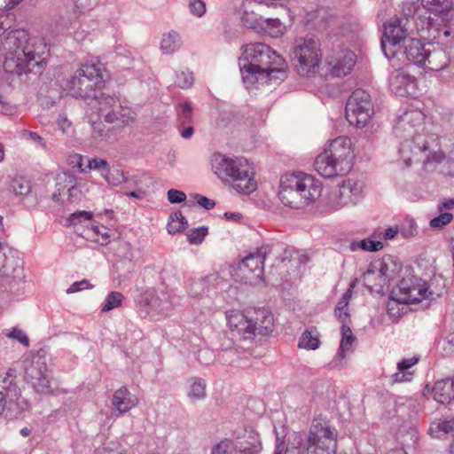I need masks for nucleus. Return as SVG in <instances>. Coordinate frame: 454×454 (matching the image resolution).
Here are the masks:
<instances>
[{
  "label": "nucleus",
  "mask_w": 454,
  "mask_h": 454,
  "mask_svg": "<svg viewBox=\"0 0 454 454\" xmlns=\"http://www.w3.org/2000/svg\"><path fill=\"white\" fill-rule=\"evenodd\" d=\"M10 10L0 9V35L14 25L15 16ZM0 51L4 54V71L17 75H21L22 73H41V67L49 57L43 39L28 37L24 29L9 31L0 41Z\"/></svg>",
  "instance_id": "1"
},
{
  "label": "nucleus",
  "mask_w": 454,
  "mask_h": 454,
  "mask_svg": "<svg viewBox=\"0 0 454 454\" xmlns=\"http://www.w3.org/2000/svg\"><path fill=\"white\" fill-rule=\"evenodd\" d=\"M426 115L419 109H408L397 118L394 126L395 136L402 139L399 156L406 167L412 163H439L444 154L436 135L418 133Z\"/></svg>",
  "instance_id": "2"
},
{
  "label": "nucleus",
  "mask_w": 454,
  "mask_h": 454,
  "mask_svg": "<svg viewBox=\"0 0 454 454\" xmlns=\"http://www.w3.org/2000/svg\"><path fill=\"white\" fill-rule=\"evenodd\" d=\"M284 59L267 44L257 43L243 47L239 69L244 83L253 85L259 78L283 81L286 78Z\"/></svg>",
  "instance_id": "3"
},
{
  "label": "nucleus",
  "mask_w": 454,
  "mask_h": 454,
  "mask_svg": "<svg viewBox=\"0 0 454 454\" xmlns=\"http://www.w3.org/2000/svg\"><path fill=\"white\" fill-rule=\"evenodd\" d=\"M214 173L223 182H231L233 189L240 194H250L256 190L254 173L245 158L229 157L216 153L211 157Z\"/></svg>",
  "instance_id": "4"
},
{
  "label": "nucleus",
  "mask_w": 454,
  "mask_h": 454,
  "mask_svg": "<svg viewBox=\"0 0 454 454\" xmlns=\"http://www.w3.org/2000/svg\"><path fill=\"white\" fill-rule=\"evenodd\" d=\"M322 192L321 183L314 176L299 172L280 179L278 198L290 208H301L316 200Z\"/></svg>",
  "instance_id": "5"
},
{
  "label": "nucleus",
  "mask_w": 454,
  "mask_h": 454,
  "mask_svg": "<svg viewBox=\"0 0 454 454\" xmlns=\"http://www.w3.org/2000/svg\"><path fill=\"white\" fill-rule=\"evenodd\" d=\"M16 378L15 369L10 368L0 373V415L6 411L10 417H18L28 408L27 402L21 396Z\"/></svg>",
  "instance_id": "6"
},
{
  "label": "nucleus",
  "mask_w": 454,
  "mask_h": 454,
  "mask_svg": "<svg viewBox=\"0 0 454 454\" xmlns=\"http://www.w3.org/2000/svg\"><path fill=\"white\" fill-rule=\"evenodd\" d=\"M337 430L328 421H313L308 436L306 454H336Z\"/></svg>",
  "instance_id": "7"
},
{
  "label": "nucleus",
  "mask_w": 454,
  "mask_h": 454,
  "mask_svg": "<svg viewBox=\"0 0 454 454\" xmlns=\"http://www.w3.org/2000/svg\"><path fill=\"white\" fill-rule=\"evenodd\" d=\"M319 42L315 37L307 36L295 40L293 47V59L301 75L315 74L321 62Z\"/></svg>",
  "instance_id": "8"
},
{
  "label": "nucleus",
  "mask_w": 454,
  "mask_h": 454,
  "mask_svg": "<svg viewBox=\"0 0 454 454\" xmlns=\"http://www.w3.org/2000/svg\"><path fill=\"white\" fill-rule=\"evenodd\" d=\"M102 82L100 67L95 63H84L67 81V88L77 98H90L95 88Z\"/></svg>",
  "instance_id": "9"
},
{
  "label": "nucleus",
  "mask_w": 454,
  "mask_h": 454,
  "mask_svg": "<svg viewBox=\"0 0 454 454\" xmlns=\"http://www.w3.org/2000/svg\"><path fill=\"white\" fill-rule=\"evenodd\" d=\"M262 450L259 434L252 427L245 428L234 441L225 439L215 445L211 454H260Z\"/></svg>",
  "instance_id": "10"
},
{
  "label": "nucleus",
  "mask_w": 454,
  "mask_h": 454,
  "mask_svg": "<svg viewBox=\"0 0 454 454\" xmlns=\"http://www.w3.org/2000/svg\"><path fill=\"white\" fill-rule=\"evenodd\" d=\"M25 379L40 394H53L58 388L56 380L48 371L45 358L39 356L26 362Z\"/></svg>",
  "instance_id": "11"
},
{
  "label": "nucleus",
  "mask_w": 454,
  "mask_h": 454,
  "mask_svg": "<svg viewBox=\"0 0 454 454\" xmlns=\"http://www.w3.org/2000/svg\"><path fill=\"white\" fill-rule=\"evenodd\" d=\"M373 113L371 96L364 90L352 92L345 107L346 119L356 128L364 127Z\"/></svg>",
  "instance_id": "12"
},
{
  "label": "nucleus",
  "mask_w": 454,
  "mask_h": 454,
  "mask_svg": "<svg viewBox=\"0 0 454 454\" xmlns=\"http://www.w3.org/2000/svg\"><path fill=\"white\" fill-rule=\"evenodd\" d=\"M428 287L420 278L409 275L402 278L397 287L391 293V298L395 302L413 304L420 302L427 297Z\"/></svg>",
  "instance_id": "13"
},
{
  "label": "nucleus",
  "mask_w": 454,
  "mask_h": 454,
  "mask_svg": "<svg viewBox=\"0 0 454 454\" xmlns=\"http://www.w3.org/2000/svg\"><path fill=\"white\" fill-rule=\"evenodd\" d=\"M454 18H450L449 21L434 20L431 16L420 15L416 21V27L424 40L430 43H448L451 37L450 23Z\"/></svg>",
  "instance_id": "14"
},
{
  "label": "nucleus",
  "mask_w": 454,
  "mask_h": 454,
  "mask_svg": "<svg viewBox=\"0 0 454 454\" xmlns=\"http://www.w3.org/2000/svg\"><path fill=\"white\" fill-rule=\"evenodd\" d=\"M407 40L406 29L401 26V20L394 16L383 26L381 48L387 59L398 56L402 43Z\"/></svg>",
  "instance_id": "15"
},
{
  "label": "nucleus",
  "mask_w": 454,
  "mask_h": 454,
  "mask_svg": "<svg viewBox=\"0 0 454 454\" xmlns=\"http://www.w3.org/2000/svg\"><path fill=\"white\" fill-rule=\"evenodd\" d=\"M119 100L117 97L106 93L93 95L86 110L89 121L96 124L103 119L108 123H114L115 115L113 113V107L119 106Z\"/></svg>",
  "instance_id": "16"
},
{
  "label": "nucleus",
  "mask_w": 454,
  "mask_h": 454,
  "mask_svg": "<svg viewBox=\"0 0 454 454\" xmlns=\"http://www.w3.org/2000/svg\"><path fill=\"white\" fill-rule=\"evenodd\" d=\"M363 199V186L355 180L341 182L339 190L330 196L328 206L332 210H339L349 205H356Z\"/></svg>",
  "instance_id": "17"
},
{
  "label": "nucleus",
  "mask_w": 454,
  "mask_h": 454,
  "mask_svg": "<svg viewBox=\"0 0 454 454\" xmlns=\"http://www.w3.org/2000/svg\"><path fill=\"white\" fill-rule=\"evenodd\" d=\"M138 304L140 308L145 309L147 315L159 318L169 316L174 306L168 294H158L152 290H147L141 294Z\"/></svg>",
  "instance_id": "18"
},
{
  "label": "nucleus",
  "mask_w": 454,
  "mask_h": 454,
  "mask_svg": "<svg viewBox=\"0 0 454 454\" xmlns=\"http://www.w3.org/2000/svg\"><path fill=\"white\" fill-rule=\"evenodd\" d=\"M324 152H327L347 173L350 171L353 166V154L351 150V141L348 137H338L325 148Z\"/></svg>",
  "instance_id": "19"
},
{
  "label": "nucleus",
  "mask_w": 454,
  "mask_h": 454,
  "mask_svg": "<svg viewBox=\"0 0 454 454\" xmlns=\"http://www.w3.org/2000/svg\"><path fill=\"white\" fill-rule=\"evenodd\" d=\"M247 317L250 323L249 330L253 332V339L256 335H269L274 329L273 316L265 308L247 309Z\"/></svg>",
  "instance_id": "20"
},
{
  "label": "nucleus",
  "mask_w": 454,
  "mask_h": 454,
  "mask_svg": "<svg viewBox=\"0 0 454 454\" xmlns=\"http://www.w3.org/2000/svg\"><path fill=\"white\" fill-rule=\"evenodd\" d=\"M272 251L271 245H263L256 248L254 252L249 253L239 263L241 270H247L254 273L256 277L263 274L264 261L266 256Z\"/></svg>",
  "instance_id": "21"
},
{
  "label": "nucleus",
  "mask_w": 454,
  "mask_h": 454,
  "mask_svg": "<svg viewBox=\"0 0 454 454\" xmlns=\"http://www.w3.org/2000/svg\"><path fill=\"white\" fill-rule=\"evenodd\" d=\"M57 192L53 193V199L59 200V197L67 194V200L74 201L80 199L81 190L77 186V178L70 171H65L57 176Z\"/></svg>",
  "instance_id": "22"
},
{
  "label": "nucleus",
  "mask_w": 454,
  "mask_h": 454,
  "mask_svg": "<svg viewBox=\"0 0 454 454\" xmlns=\"http://www.w3.org/2000/svg\"><path fill=\"white\" fill-rule=\"evenodd\" d=\"M330 73L334 76H344L351 72L356 63V55L352 51L329 56L325 59Z\"/></svg>",
  "instance_id": "23"
},
{
  "label": "nucleus",
  "mask_w": 454,
  "mask_h": 454,
  "mask_svg": "<svg viewBox=\"0 0 454 454\" xmlns=\"http://www.w3.org/2000/svg\"><path fill=\"white\" fill-rule=\"evenodd\" d=\"M137 404V398L132 395L126 387L115 390L112 398L111 413L114 417H120L130 411Z\"/></svg>",
  "instance_id": "24"
},
{
  "label": "nucleus",
  "mask_w": 454,
  "mask_h": 454,
  "mask_svg": "<svg viewBox=\"0 0 454 454\" xmlns=\"http://www.w3.org/2000/svg\"><path fill=\"white\" fill-rule=\"evenodd\" d=\"M399 54L404 56L409 63L422 67L425 65L427 49L419 40L407 38V40L403 43L402 48L398 51V55Z\"/></svg>",
  "instance_id": "25"
},
{
  "label": "nucleus",
  "mask_w": 454,
  "mask_h": 454,
  "mask_svg": "<svg viewBox=\"0 0 454 454\" xmlns=\"http://www.w3.org/2000/svg\"><path fill=\"white\" fill-rule=\"evenodd\" d=\"M226 320L231 331L236 332L244 340H253V332L249 330L250 323L247 317V309L228 311Z\"/></svg>",
  "instance_id": "26"
},
{
  "label": "nucleus",
  "mask_w": 454,
  "mask_h": 454,
  "mask_svg": "<svg viewBox=\"0 0 454 454\" xmlns=\"http://www.w3.org/2000/svg\"><path fill=\"white\" fill-rule=\"evenodd\" d=\"M423 8L436 17L434 20L449 21L454 18V4L452 0H420Z\"/></svg>",
  "instance_id": "27"
},
{
  "label": "nucleus",
  "mask_w": 454,
  "mask_h": 454,
  "mask_svg": "<svg viewBox=\"0 0 454 454\" xmlns=\"http://www.w3.org/2000/svg\"><path fill=\"white\" fill-rule=\"evenodd\" d=\"M316 171L325 178H333L338 176L347 174L343 168L339 167L335 160L327 152H322L318 154L314 161Z\"/></svg>",
  "instance_id": "28"
},
{
  "label": "nucleus",
  "mask_w": 454,
  "mask_h": 454,
  "mask_svg": "<svg viewBox=\"0 0 454 454\" xmlns=\"http://www.w3.org/2000/svg\"><path fill=\"white\" fill-rule=\"evenodd\" d=\"M419 358L412 356L409 358H403L397 363V372L390 376V383H404L412 380L414 372L410 369L418 364Z\"/></svg>",
  "instance_id": "29"
},
{
  "label": "nucleus",
  "mask_w": 454,
  "mask_h": 454,
  "mask_svg": "<svg viewBox=\"0 0 454 454\" xmlns=\"http://www.w3.org/2000/svg\"><path fill=\"white\" fill-rule=\"evenodd\" d=\"M340 330L342 337L339 350L331 363V367L333 368L342 367L341 361L346 357V353L350 350L351 346L355 341V336L348 325L342 324Z\"/></svg>",
  "instance_id": "30"
},
{
  "label": "nucleus",
  "mask_w": 454,
  "mask_h": 454,
  "mask_svg": "<svg viewBox=\"0 0 454 454\" xmlns=\"http://www.w3.org/2000/svg\"><path fill=\"white\" fill-rule=\"evenodd\" d=\"M433 398L440 403L454 400V380L445 379L435 382L432 389Z\"/></svg>",
  "instance_id": "31"
},
{
  "label": "nucleus",
  "mask_w": 454,
  "mask_h": 454,
  "mask_svg": "<svg viewBox=\"0 0 454 454\" xmlns=\"http://www.w3.org/2000/svg\"><path fill=\"white\" fill-rule=\"evenodd\" d=\"M449 62V56L444 50L441 48L434 49L433 51L427 49L425 65L422 67L429 70L439 71L446 67Z\"/></svg>",
  "instance_id": "32"
},
{
  "label": "nucleus",
  "mask_w": 454,
  "mask_h": 454,
  "mask_svg": "<svg viewBox=\"0 0 454 454\" xmlns=\"http://www.w3.org/2000/svg\"><path fill=\"white\" fill-rule=\"evenodd\" d=\"M414 87L415 79L410 75L398 74L390 79V89L396 96H410Z\"/></svg>",
  "instance_id": "33"
},
{
  "label": "nucleus",
  "mask_w": 454,
  "mask_h": 454,
  "mask_svg": "<svg viewBox=\"0 0 454 454\" xmlns=\"http://www.w3.org/2000/svg\"><path fill=\"white\" fill-rule=\"evenodd\" d=\"M254 4L253 1H247L244 3L241 21L244 26L255 31H261L264 19L255 12Z\"/></svg>",
  "instance_id": "34"
},
{
  "label": "nucleus",
  "mask_w": 454,
  "mask_h": 454,
  "mask_svg": "<svg viewBox=\"0 0 454 454\" xmlns=\"http://www.w3.org/2000/svg\"><path fill=\"white\" fill-rule=\"evenodd\" d=\"M428 434L437 439L454 434V419L434 421L430 424Z\"/></svg>",
  "instance_id": "35"
},
{
  "label": "nucleus",
  "mask_w": 454,
  "mask_h": 454,
  "mask_svg": "<svg viewBox=\"0 0 454 454\" xmlns=\"http://www.w3.org/2000/svg\"><path fill=\"white\" fill-rule=\"evenodd\" d=\"M182 45L180 35L174 30L163 34L160 49L164 54H172Z\"/></svg>",
  "instance_id": "36"
},
{
  "label": "nucleus",
  "mask_w": 454,
  "mask_h": 454,
  "mask_svg": "<svg viewBox=\"0 0 454 454\" xmlns=\"http://www.w3.org/2000/svg\"><path fill=\"white\" fill-rule=\"evenodd\" d=\"M219 278L217 275H209L206 278L194 282L192 285L191 294L194 298H201L204 294L208 295L210 293V286Z\"/></svg>",
  "instance_id": "37"
},
{
  "label": "nucleus",
  "mask_w": 454,
  "mask_h": 454,
  "mask_svg": "<svg viewBox=\"0 0 454 454\" xmlns=\"http://www.w3.org/2000/svg\"><path fill=\"white\" fill-rule=\"evenodd\" d=\"M320 345L319 334L316 328L307 329L301 334L298 347L309 350H315Z\"/></svg>",
  "instance_id": "38"
},
{
  "label": "nucleus",
  "mask_w": 454,
  "mask_h": 454,
  "mask_svg": "<svg viewBox=\"0 0 454 454\" xmlns=\"http://www.w3.org/2000/svg\"><path fill=\"white\" fill-rule=\"evenodd\" d=\"M15 276L11 274L7 262L6 247L0 241V281L12 286Z\"/></svg>",
  "instance_id": "39"
},
{
  "label": "nucleus",
  "mask_w": 454,
  "mask_h": 454,
  "mask_svg": "<svg viewBox=\"0 0 454 454\" xmlns=\"http://www.w3.org/2000/svg\"><path fill=\"white\" fill-rule=\"evenodd\" d=\"M190 387L187 392L188 397L192 400H202L206 397L207 382L202 378H192L190 380Z\"/></svg>",
  "instance_id": "40"
},
{
  "label": "nucleus",
  "mask_w": 454,
  "mask_h": 454,
  "mask_svg": "<svg viewBox=\"0 0 454 454\" xmlns=\"http://www.w3.org/2000/svg\"><path fill=\"white\" fill-rule=\"evenodd\" d=\"M68 223L70 225L74 227L81 224L85 227L91 226L96 233H99L98 227L91 224V213L87 211H78L73 213L68 217Z\"/></svg>",
  "instance_id": "41"
},
{
  "label": "nucleus",
  "mask_w": 454,
  "mask_h": 454,
  "mask_svg": "<svg viewBox=\"0 0 454 454\" xmlns=\"http://www.w3.org/2000/svg\"><path fill=\"white\" fill-rule=\"evenodd\" d=\"M113 113L115 115L114 122H121L127 125L132 122L135 119L134 112L128 106H123L119 100V106L113 107Z\"/></svg>",
  "instance_id": "42"
},
{
  "label": "nucleus",
  "mask_w": 454,
  "mask_h": 454,
  "mask_svg": "<svg viewBox=\"0 0 454 454\" xmlns=\"http://www.w3.org/2000/svg\"><path fill=\"white\" fill-rule=\"evenodd\" d=\"M188 223L181 211H176L170 215L168 223V231L170 234H176L186 229Z\"/></svg>",
  "instance_id": "43"
},
{
  "label": "nucleus",
  "mask_w": 454,
  "mask_h": 454,
  "mask_svg": "<svg viewBox=\"0 0 454 454\" xmlns=\"http://www.w3.org/2000/svg\"><path fill=\"white\" fill-rule=\"evenodd\" d=\"M373 268L374 267L369 265L367 270L364 273L362 279L364 286L371 292L373 290L379 291L385 286L379 284L378 270Z\"/></svg>",
  "instance_id": "44"
},
{
  "label": "nucleus",
  "mask_w": 454,
  "mask_h": 454,
  "mask_svg": "<svg viewBox=\"0 0 454 454\" xmlns=\"http://www.w3.org/2000/svg\"><path fill=\"white\" fill-rule=\"evenodd\" d=\"M285 26L278 19H265L261 31L269 34L271 37H278L285 32Z\"/></svg>",
  "instance_id": "45"
},
{
  "label": "nucleus",
  "mask_w": 454,
  "mask_h": 454,
  "mask_svg": "<svg viewBox=\"0 0 454 454\" xmlns=\"http://www.w3.org/2000/svg\"><path fill=\"white\" fill-rule=\"evenodd\" d=\"M177 122L179 126L191 123L192 121L193 110L191 104L187 101L178 104L176 106Z\"/></svg>",
  "instance_id": "46"
},
{
  "label": "nucleus",
  "mask_w": 454,
  "mask_h": 454,
  "mask_svg": "<svg viewBox=\"0 0 454 454\" xmlns=\"http://www.w3.org/2000/svg\"><path fill=\"white\" fill-rule=\"evenodd\" d=\"M352 251L358 249L370 252H377L383 248V244L380 241L364 239L360 241H354L350 245Z\"/></svg>",
  "instance_id": "47"
},
{
  "label": "nucleus",
  "mask_w": 454,
  "mask_h": 454,
  "mask_svg": "<svg viewBox=\"0 0 454 454\" xmlns=\"http://www.w3.org/2000/svg\"><path fill=\"white\" fill-rule=\"evenodd\" d=\"M123 300L124 296L121 293L117 291L109 293L103 302L101 311L108 312L114 309L121 307Z\"/></svg>",
  "instance_id": "48"
},
{
  "label": "nucleus",
  "mask_w": 454,
  "mask_h": 454,
  "mask_svg": "<svg viewBox=\"0 0 454 454\" xmlns=\"http://www.w3.org/2000/svg\"><path fill=\"white\" fill-rule=\"evenodd\" d=\"M373 269L378 270V279L380 285H387L388 279L393 277V270L391 271L388 268V264L386 259L377 261L370 264Z\"/></svg>",
  "instance_id": "49"
},
{
  "label": "nucleus",
  "mask_w": 454,
  "mask_h": 454,
  "mask_svg": "<svg viewBox=\"0 0 454 454\" xmlns=\"http://www.w3.org/2000/svg\"><path fill=\"white\" fill-rule=\"evenodd\" d=\"M103 176L105 177L106 181L113 186H117L128 181V177L126 176L124 171L118 168H108L106 173L103 174Z\"/></svg>",
  "instance_id": "50"
},
{
  "label": "nucleus",
  "mask_w": 454,
  "mask_h": 454,
  "mask_svg": "<svg viewBox=\"0 0 454 454\" xmlns=\"http://www.w3.org/2000/svg\"><path fill=\"white\" fill-rule=\"evenodd\" d=\"M10 190L15 195L24 196L27 195L31 191V186L28 181L22 177L12 179L10 184Z\"/></svg>",
  "instance_id": "51"
},
{
  "label": "nucleus",
  "mask_w": 454,
  "mask_h": 454,
  "mask_svg": "<svg viewBox=\"0 0 454 454\" xmlns=\"http://www.w3.org/2000/svg\"><path fill=\"white\" fill-rule=\"evenodd\" d=\"M21 137L27 141L33 143L36 148H41L43 150L47 149V143L43 137H42L39 134L34 131L23 129L21 131Z\"/></svg>",
  "instance_id": "52"
},
{
  "label": "nucleus",
  "mask_w": 454,
  "mask_h": 454,
  "mask_svg": "<svg viewBox=\"0 0 454 454\" xmlns=\"http://www.w3.org/2000/svg\"><path fill=\"white\" fill-rule=\"evenodd\" d=\"M207 234V228L201 226L199 228L191 229L187 233L186 237L191 244H200Z\"/></svg>",
  "instance_id": "53"
},
{
  "label": "nucleus",
  "mask_w": 454,
  "mask_h": 454,
  "mask_svg": "<svg viewBox=\"0 0 454 454\" xmlns=\"http://www.w3.org/2000/svg\"><path fill=\"white\" fill-rule=\"evenodd\" d=\"M188 8L190 12L198 18H201L207 11L206 3L203 0H189Z\"/></svg>",
  "instance_id": "54"
},
{
  "label": "nucleus",
  "mask_w": 454,
  "mask_h": 454,
  "mask_svg": "<svg viewBox=\"0 0 454 454\" xmlns=\"http://www.w3.org/2000/svg\"><path fill=\"white\" fill-rule=\"evenodd\" d=\"M10 339L17 340L20 344L25 347H29V339L25 332L20 328L13 327L12 331L5 334Z\"/></svg>",
  "instance_id": "55"
},
{
  "label": "nucleus",
  "mask_w": 454,
  "mask_h": 454,
  "mask_svg": "<svg viewBox=\"0 0 454 454\" xmlns=\"http://www.w3.org/2000/svg\"><path fill=\"white\" fill-rule=\"evenodd\" d=\"M452 218H453L452 214L448 213V212L442 213V214H440L438 216L434 217V218L430 221V226H431L432 228H434V229H441V228H442L444 225H446V224H448L449 223H450V221L452 220Z\"/></svg>",
  "instance_id": "56"
},
{
  "label": "nucleus",
  "mask_w": 454,
  "mask_h": 454,
  "mask_svg": "<svg viewBox=\"0 0 454 454\" xmlns=\"http://www.w3.org/2000/svg\"><path fill=\"white\" fill-rule=\"evenodd\" d=\"M193 83L192 73L182 71L176 74V84L182 89H187Z\"/></svg>",
  "instance_id": "57"
},
{
  "label": "nucleus",
  "mask_w": 454,
  "mask_h": 454,
  "mask_svg": "<svg viewBox=\"0 0 454 454\" xmlns=\"http://www.w3.org/2000/svg\"><path fill=\"white\" fill-rule=\"evenodd\" d=\"M87 168L89 170L95 169L101 172V174H105L107 168H109L108 162L106 160L99 158H93L87 160Z\"/></svg>",
  "instance_id": "58"
},
{
  "label": "nucleus",
  "mask_w": 454,
  "mask_h": 454,
  "mask_svg": "<svg viewBox=\"0 0 454 454\" xmlns=\"http://www.w3.org/2000/svg\"><path fill=\"white\" fill-rule=\"evenodd\" d=\"M348 302L349 301H346V298H340L334 309V315L342 321V324H345V321L348 317V314L346 310Z\"/></svg>",
  "instance_id": "59"
},
{
  "label": "nucleus",
  "mask_w": 454,
  "mask_h": 454,
  "mask_svg": "<svg viewBox=\"0 0 454 454\" xmlns=\"http://www.w3.org/2000/svg\"><path fill=\"white\" fill-rule=\"evenodd\" d=\"M106 454H128V450L118 442H110L105 444Z\"/></svg>",
  "instance_id": "60"
},
{
  "label": "nucleus",
  "mask_w": 454,
  "mask_h": 454,
  "mask_svg": "<svg viewBox=\"0 0 454 454\" xmlns=\"http://www.w3.org/2000/svg\"><path fill=\"white\" fill-rule=\"evenodd\" d=\"M168 200L171 204H177L185 201L186 194L176 189H170L168 191Z\"/></svg>",
  "instance_id": "61"
},
{
  "label": "nucleus",
  "mask_w": 454,
  "mask_h": 454,
  "mask_svg": "<svg viewBox=\"0 0 454 454\" xmlns=\"http://www.w3.org/2000/svg\"><path fill=\"white\" fill-rule=\"evenodd\" d=\"M93 286L87 279H82L81 281H76L73 283L70 286V287L67 290V293L73 294L82 290L90 289Z\"/></svg>",
  "instance_id": "62"
},
{
  "label": "nucleus",
  "mask_w": 454,
  "mask_h": 454,
  "mask_svg": "<svg viewBox=\"0 0 454 454\" xmlns=\"http://www.w3.org/2000/svg\"><path fill=\"white\" fill-rule=\"evenodd\" d=\"M74 14L77 17L78 14L85 12L90 8L91 0H74Z\"/></svg>",
  "instance_id": "63"
},
{
  "label": "nucleus",
  "mask_w": 454,
  "mask_h": 454,
  "mask_svg": "<svg viewBox=\"0 0 454 454\" xmlns=\"http://www.w3.org/2000/svg\"><path fill=\"white\" fill-rule=\"evenodd\" d=\"M194 198L197 203L205 209H212L215 206V202L213 200H210L203 195L195 194Z\"/></svg>",
  "instance_id": "64"
}]
</instances>
